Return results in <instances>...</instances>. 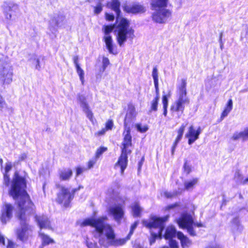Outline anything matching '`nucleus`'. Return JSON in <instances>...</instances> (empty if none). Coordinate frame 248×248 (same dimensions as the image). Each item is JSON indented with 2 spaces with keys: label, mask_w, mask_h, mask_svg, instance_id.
Listing matches in <instances>:
<instances>
[{
  "label": "nucleus",
  "mask_w": 248,
  "mask_h": 248,
  "mask_svg": "<svg viewBox=\"0 0 248 248\" xmlns=\"http://www.w3.org/2000/svg\"><path fill=\"white\" fill-rule=\"evenodd\" d=\"M107 131V130H106V129L105 128H103L102 130H101L100 131H98L97 133H95V135H97V136L103 135H104L106 133V132Z\"/></svg>",
  "instance_id": "obj_56"
},
{
  "label": "nucleus",
  "mask_w": 248,
  "mask_h": 248,
  "mask_svg": "<svg viewBox=\"0 0 248 248\" xmlns=\"http://www.w3.org/2000/svg\"><path fill=\"white\" fill-rule=\"evenodd\" d=\"M108 214L113 217L118 223H120L124 216V206L123 203H117L111 206L108 209Z\"/></svg>",
  "instance_id": "obj_9"
},
{
  "label": "nucleus",
  "mask_w": 248,
  "mask_h": 248,
  "mask_svg": "<svg viewBox=\"0 0 248 248\" xmlns=\"http://www.w3.org/2000/svg\"><path fill=\"white\" fill-rule=\"evenodd\" d=\"M222 35H223V33L221 32L220 33V37H219V42H220V47H221V49H222V47H223V44L222 43Z\"/></svg>",
  "instance_id": "obj_61"
},
{
  "label": "nucleus",
  "mask_w": 248,
  "mask_h": 248,
  "mask_svg": "<svg viewBox=\"0 0 248 248\" xmlns=\"http://www.w3.org/2000/svg\"><path fill=\"white\" fill-rule=\"evenodd\" d=\"M184 169L185 171L187 174H188L191 171L190 167L187 165L186 162H185L184 165Z\"/></svg>",
  "instance_id": "obj_52"
},
{
  "label": "nucleus",
  "mask_w": 248,
  "mask_h": 248,
  "mask_svg": "<svg viewBox=\"0 0 248 248\" xmlns=\"http://www.w3.org/2000/svg\"><path fill=\"white\" fill-rule=\"evenodd\" d=\"M83 111L85 113L86 117L92 123H94V119L92 111L90 109L89 106L82 108Z\"/></svg>",
  "instance_id": "obj_32"
},
{
  "label": "nucleus",
  "mask_w": 248,
  "mask_h": 248,
  "mask_svg": "<svg viewBox=\"0 0 248 248\" xmlns=\"http://www.w3.org/2000/svg\"><path fill=\"white\" fill-rule=\"evenodd\" d=\"M85 244L88 248H97V243L93 240L92 239H90L88 237H86L85 239Z\"/></svg>",
  "instance_id": "obj_31"
},
{
  "label": "nucleus",
  "mask_w": 248,
  "mask_h": 248,
  "mask_svg": "<svg viewBox=\"0 0 248 248\" xmlns=\"http://www.w3.org/2000/svg\"><path fill=\"white\" fill-rule=\"evenodd\" d=\"M186 125L182 124L178 130V134L180 135H183V133L185 129Z\"/></svg>",
  "instance_id": "obj_54"
},
{
  "label": "nucleus",
  "mask_w": 248,
  "mask_h": 248,
  "mask_svg": "<svg viewBox=\"0 0 248 248\" xmlns=\"http://www.w3.org/2000/svg\"><path fill=\"white\" fill-rule=\"evenodd\" d=\"M35 61H36V68L38 70H39L40 68L39 60V59H35Z\"/></svg>",
  "instance_id": "obj_60"
},
{
  "label": "nucleus",
  "mask_w": 248,
  "mask_h": 248,
  "mask_svg": "<svg viewBox=\"0 0 248 248\" xmlns=\"http://www.w3.org/2000/svg\"><path fill=\"white\" fill-rule=\"evenodd\" d=\"M156 97L152 101L151 105V110L156 111L157 109V104L159 100V93L156 94Z\"/></svg>",
  "instance_id": "obj_37"
},
{
  "label": "nucleus",
  "mask_w": 248,
  "mask_h": 248,
  "mask_svg": "<svg viewBox=\"0 0 248 248\" xmlns=\"http://www.w3.org/2000/svg\"><path fill=\"white\" fill-rule=\"evenodd\" d=\"M73 172L70 169H64L60 171L59 177L61 180H68L72 175Z\"/></svg>",
  "instance_id": "obj_24"
},
{
  "label": "nucleus",
  "mask_w": 248,
  "mask_h": 248,
  "mask_svg": "<svg viewBox=\"0 0 248 248\" xmlns=\"http://www.w3.org/2000/svg\"><path fill=\"white\" fill-rule=\"evenodd\" d=\"M169 217H158L156 216H151L149 219L142 220L143 225L149 229L157 228V233L151 232L152 236L150 239V245L154 244L156 239L162 238V232L164 228V223L168 220Z\"/></svg>",
  "instance_id": "obj_5"
},
{
  "label": "nucleus",
  "mask_w": 248,
  "mask_h": 248,
  "mask_svg": "<svg viewBox=\"0 0 248 248\" xmlns=\"http://www.w3.org/2000/svg\"><path fill=\"white\" fill-rule=\"evenodd\" d=\"M12 69L9 65L3 68L0 73V79L3 84H9L12 81Z\"/></svg>",
  "instance_id": "obj_12"
},
{
  "label": "nucleus",
  "mask_w": 248,
  "mask_h": 248,
  "mask_svg": "<svg viewBox=\"0 0 248 248\" xmlns=\"http://www.w3.org/2000/svg\"><path fill=\"white\" fill-rule=\"evenodd\" d=\"M233 140H237L241 139L243 141L248 140V128H246L243 131L234 132L232 138Z\"/></svg>",
  "instance_id": "obj_20"
},
{
  "label": "nucleus",
  "mask_w": 248,
  "mask_h": 248,
  "mask_svg": "<svg viewBox=\"0 0 248 248\" xmlns=\"http://www.w3.org/2000/svg\"><path fill=\"white\" fill-rule=\"evenodd\" d=\"M97 160V159H96L95 157L90 160L87 163L88 168L87 169L88 170L92 168L94 165L96 163Z\"/></svg>",
  "instance_id": "obj_43"
},
{
  "label": "nucleus",
  "mask_w": 248,
  "mask_h": 248,
  "mask_svg": "<svg viewBox=\"0 0 248 248\" xmlns=\"http://www.w3.org/2000/svg\"><path fill=\"white\" fill-rule=\"evenodd\" d=\"M198 182V179L194 178L191 180L186 181L184 183L185 187L186 190L192 189Z\"/></svg>",
  "instance_id": "obj_30"
},
{
  "label": "nucleus",
  "mask_w": 248,
  "mask_h": 248,
  "mask_svg": "<svg viewBox=\"0 0 248 248\" xmlns=\"http://www.w3.org/2000/svg\"><path fill=\"white\" fill-rule=\"evenodd\" d=\"M234 180L238 184L244 185L248 183V177L246 179H244L243 175L239 171L235 172L234 176Z\"/></svg>",
  "instance_id": "obj_27"
},
{
  "label": "nucleus",
  "mask_w": 248,
  "mask_h": 248,
  "mask_svg": "<svg viewBox=\"0 0 248 248\" xmlns=\"http://www.w3.org/2000/svg\"><path fill=\"white\" fill-rule=\"evenodd\" d=\"M13 210V206L8 203H6L3 207L1 212V216L0 217L2 223L5 224L9 221L12 217V212Z\"/></svg>",
  "instance_id": "obj_15"
},
{
  "label": "nucleus",
  "mask_w": 248,
  "mask_h": 248,
  "mask_svg": "<svg viewBox=\"0 0 248 248\" xmlns=\"http://www.w3.org/2000/svg\"><path fill=\"white\" fill-rule=\"evenodd\" d=\"M232 108V99L228 100L227 104L223 111L220 118L222 120L225 117L227 116L228 114L231 112Z\"/></svg>",
  "instance_id": "obj_26"
},
{
  "label": "nucleus",
  "mask_w": 248,
  "mask_h": 248,
  "mask_svg": "<svg viewBox=\"0 0 248 248\" xmlns=\"http://www.w3.org/2000/svg\"><path fill=\"white\" fill-rule=\"evenodd\" d=\"M137 114L135 106L132 104H129L124 119V126H128V124L131 123L132 119L135 117Z\"/></svg>",
  "instance_id": "obj_18"
},
{
  "label": "nucleus",
  "mask_w": 248,
  "mask_h": 248,
  "mask_svg": "<svg viewBox=\"0 0 248 248\" xmlns=\"http://www.w3.org/2000/svg\"><path fill=\"white\" fill-rule=\"evenodd\" d=\"M186 81L182 79L181 83L177 86L178 99L171 106V110L177 111L182 114L185 109V105L189 103V99L186 96Z\"/></svg>",
  "instance_id": "obj_6"
},
{
  "label": "nucleus",
  "mask_w": 248,
  "mask_h": 248,
  "mask_svg": "<svg viewBox=\"0 0 248 248\" xmlns=\"http://www.w3.org/2000/svg\"><path fill=\"white\" fill-rule=\"evenodd\" d=\"M132 213L134 217H137L140 215L142 211V208L140 206L138 203H135L131 206Z\"/></svg>",
  "instance_id": "obj_29"
},
{
  "label": "nucleus",
  "mask_w": 248,
  "mask_h": 248,
  "mask_svg": "<svg viewBox=\"0 0 248 248\" xmlns=\"http://www.w3.org/2000/svg\"><path fill=\"white\" fill-rule=\"evenodd\" d=\"M177 223L180 228L186 229L190 235H196V232L193 228V219L190 215L187 213L182 214L181 217L177 219Z\"/></svg>",
  "instance_id": "obj_8"
},
{
  "label": "nucleus",
  "mask_w": 248,
  "mask_h": 248,
  "mask_svg": "<svg viewBox=\"0 0 248 248\" xmlns=\"http://www.w3.org/2000/svg\"><path fill=\"white\" fill-rule=\"evenodd\" d=\"M77 190V189H71L70 188L64 186L60 187L59 191L56 199V202L64 207H68Z\"/></svg>",
  "instance_id": "obj_7"
},
{
  "label": "nucleus",
  "mask_w": 248,
  "mask_h": 248,
  "mask_svg": "<svg viewBox=\"0 0 248 248\" xmlns=\"http://www.w3.org/2000/svg\"><path fill=\"white\" fill-rule=\"evenodd\" d=\"M111 9L116 14V23L115 32L117 42L120 46H123L127 39L132 40L135 37L134 30L130 26V22L126 18L120 16L119 3L114 1L109 4Z\"/></svg>",
  "instance_id": "obj_3"
},
{
  "label": "nucleus",
  "mask_w": 248,
  "mask_h": 248,
  "mask_svg": "<svg viewBox=\"0 0 248 248\" xmlns=\"http://www.w3.org/2000/svg\"><path fill=\"white\" fill-rule=\"evenodd\" d=\"M103 39L108 52L111 54H116L117 52L114 49V45H113L112 37L110 35H105Z\"/></svg>",
  "instance_id": "obj_21"
},
{
  "label": "nucleus",
  "mask_w": 248,
  "mask_h": 248,
  "mask_svg": "<svg viewBox=\"0 0 248 248\" xmlns=\"http://www.w3.org/2000/svg\"><path fill=\"white\" fill-rule=\"evenodd\" d=\"M124 11L128 13L138 14L144 13L146 9L142 5L137 3H126L123 6Z\"/></svg>",
  "instance_id": "obj_11"
},
{
  "label": "nucleus",
  "mask_w": 248,
  "mask_h": 248,
  "mask_svg": "<svg viewBox=\"0 0 248 248\" xmlns=\"http://www.w3.org/2000/svg\"><path fill=\"white\" fill-rule=\"evenodd\" d=\"M115 1L118 2L119 3V6H120V2L118 0H111L110 1H109L108 2V3H107V7L111 9V7L109 6V4H111L112 3L114 2Z\"/></svg>",
  "instance_id": "obj_59"
},
{
  "label": "nucleus",
  "mask_w": 248,
  "mask_h": 248,
  "mask_svg": "<svg viewBox=\"0 0 248 248\" xmlns=\"http://www.w3.org/2000/svg\"><path fill=\"white\" fill-rule=\"evenodd\" d=\"M107 150V148L106 147H100L98 148L95 153V157L97 159L99 157V156L104 153L105 151H106Z\"/></svg>",
  "instance_id": "obj_39"
},
{
  "label": "nucleus",
  "mask_w": 248,
  "mask_h": 248,
  "mask_svg": "<svg viewBox=\"0 0 248 248\" xmlns=\"http://www.w3.org/2000/svg\"><path fill=\"white\" fill-rule=\"evenodd\" d=\"M39 236L41 239L42 246H45L55 243L52 238H50L49 236L46 234L41 231L39 232Z\"/></svg>",
  "instance_id": "obj_23"
},
{
  "label": "nucleus",
  "mask_w": 248,
  "mask_h": 248,
  "mask_svg": "<svg viewBox=\"0 0 248 248\" xmlns=\"http://www.w3.org/2000/svg\"><path fill=\"white\" fill-rule=\"evenodd\" d=\"M78 100L79 102L80 107L82 108H85L89 106V105L86 101V98L84 95H78Z\"/></svg>",
  "instance_id": "obj_33"
},
{
  "label": "nucleus",
  "mask_w": 248,
  "mask_h": 248,
  "mask_svg": "<svg viewBox=\"0 0 248 248\" xmlns=\"http://www.w3.org/2000/svg\"><path fill=\"white\" fill-rule=\"evenodd\" d=\"M3 176H4V184L6 186H8L9 184V181H10L9 175L7 174L3 173Z\"/></svg>",
  "instance_id": "obj_48"
},
{
  "label": "nucleus",
  "mask_w": 248,
  "mask_h": 248,
  "mask_svg": "<svg viewBox=\"0 0 248 248\" xmlns=\"http://www.w3.org/2000/svg\"><path fill=\"white\" fill-rule=\"evenodd\" d=\"M152 77L154 79L155 87V92L156 94L159 93V87H158V75L157 68L156 67H154L152 72Z\"/></svg>",
  "instance_id": "obj_28"
},
{
  "label": "nucleus",
  "mask_w": 248,
  "mask_h": 248,
  "mask_svg": "<svg viewBox=\"0 0 248 248\" xmlns=\"http://www.w3.org/2000/svg\"><path fill=\"white\" fill-rule=\"evenodd\" d=\"M3 10L5 17L8 20L13 19V16L14 13L19 10L18 5L15 3H5L3 5Z\"/></svg>",
  "instance_id": "obj_13"
},
{
  "label": "nucleus",
  "mask_w": 248,
  "mask_h": 248,
  "mask_svg": "<svg viewBox=\"0 0 248 248\" xmlns=\"http://www.w3.org/2000/svg\"><path fill=\"white\" fill-rule=\"evenodd\" d=\"M27 157V155L25 153L22 154L19 157V159L20 161L24 160Z\"/></svg>",
  "instance_id": "obj_58"
},
{
  "label": "nucleus",
  "mask_w": 248,
  "mask_h": 248,
  "mask_svg": "<svg viewBox=\"0 0 248 248\" xmlns=\"http://www.w3.org/2000/svg\"><path fill=\"white\" fill-rule=\"evenodd\" d=\"M116 27V24L113 25H108L105 26L103 28L104 30L105 35H109V34L110 33L112 30L115 29Z\"/></svg>",
  "instance_id": "obj_36"
},
{
  "label": "nucleus",
  "mask_w": 248,
  "mask_h": 248,
  "mask_svg": "<svg viewBox=\"0 0 248 248\" xmlns=\"http://www.w3.org/2000/svg\"><path fill=\"white\" fill-rule=\"evenodd\" d=\"M12 164L11 162H7L5 164L3 173L8 174V172L12 170Z\"/></svg>",
  "instance_id": "obj_42"
},
{
  "label": "nucleus",
  "mask_w": 248,
  "mask_h": 248,
  "mask_svg": "<svg viewBox=\"0 0 248 248\" xmlns=\"http://www.w3.org/2000/svg\"><path fill=\"white\" fill-rule=\"evenodd\" d=\"M143 159V158H142V160L141 161H140L139 163V169H138V170L139 171L140 170V168L142 165V160Z\"/></svg>",
  "instance_id": "obj_62"
},
{
  "label": "nucleus",
  "mask_w": 248,
  "mask_h": 248,
  "mask_svg": "<svg viewBox=\"0 0 248 248\" xmlns=\"http://www.w3.org/2000/svg\"><path fill=\"white\" fill-rule=\"evenodd\" d=\"M108 218L106 216L100 217L97 218H88L80 223L81 227L91 226L94 227L98 234V243L101 247L108 248L109 246H119L125 244L129 239L134 230L138 225L135 222L131 226L130 231L126 239H116L114 230L112 227L107 222Z\"/></svg>",
  "instance_id": "obj_2"
},
{
  "label": "nucleus",
  "mask_w": 248,
  "mask_h": 248,
  "mask_svg": "<svg viewBox=\"0 0 248 248\" xmlns=\"http://www.w3.org/2000/svg\"><path fill=\"white\" fill-rule=\"evenodd\" d=\"M169 241V245L170 248H179L178 243L172 239H170Z\"/></svg>",
  "instance_id": "obj_44"
},
{
  "label": "nucleus",
  "mask_w": 248,
  "mask_h": 248,
  "mask_svg": "<svg viewBox=\"0 0 248 248\" xmlns=\"http://www.w3.org/2000/svg\"><path fill=\"white\" fill-rule=\"evenodd\" d=\"M164 109V112H163V114L164 115V116H166L167 115V108H163Z\"/></svg>",
  "instance_id": "obj_64"
},
{
  "label": "nucleus",
  "mask_w": 248,
  "mask_h": 248,
  "mask_svg": "<svg viewBox=\"0 0 248 248\" xmlns=\"http://www.w3.org/2000/svg\"><path fill=\"white\" fill-rule=\"evenodd\" d=\"M130 154L128 153V152L122 151L121 155L117 162L115 165V168L120 169L122 174L124 173V170L127 167L128 162L127 155Z\"/></svg>",
  "instance_id": "obj_16"
},
{
  "label": "nucleus",
  "mask_w": 248,
  "mask_h": 248,
  "mask_svg": "<svg viewBox=\"0 0 248 248\" xmlns=\"http://www.w3.org/2000/svg\"><path fill=\"white\" fill-rule=\"evenodd\" d=\"M178 238L180 240L182 248H187L192 244L191 241L182 232H178L177 233Z\"/></svg>",
  "instance_id": "obj_22"
},
{
  "label": "nucleus",
  "mask_w": 248,
  "mask_h": 248,
  "mask_svg": "<svg viewBox=\"0 0 248 248\" xmlns=\"http://www.w3.org/2000/svg\"><path fill=\"white\" fill-rule=\"evenodd\" d=\"M202 132L200 127H199L197 130L194 129V126L191 125L186 134V137L188 139V143L191 145L199 139V136Z\"/></svg>",
  "instance_id": "obj_14"
},
{
  "label": "nucleus",
  "mask_w": 248,
  "mask_h": 248,
  "mask_svg": "<svg viewBox=\"0 0 248 248\" xmlns=\"http://www.w3.org/2000/svg\"><path fill=\"white\" fill-rule=\"evenodd\" d=\"M169 0H151V8L154 10L152 15V20L155 23H166L171 16V11L167 9Z\"/></svg>",
  "instance_id": "obj_4"
},
{
  "label": "nucleus",
  "mask_w": 248,
  "mask_h": 248,
  "mask_svg": "<svg viewBox=\"0 0 248 248\" xmlns=\"http://www.w3.org/2000/svg\"><path fill=\"white\" fill-rule=\"evenodd\" d=\"M182 137H183L182 135H180L178 134V136H177V138H176V140H175V142H174V144L173 145V147L172 148V150H171V154H172V155H173L174 151H175V149L177 144L178 143V142L181 140Z\"/></svg>",
  "instance_id": "obj_40"
},
{
  "label": "nucleus",
  "mask_w": 248,
  "mask_h": 248,
  "mask_svg": "<svg viewBox=\"0 0 248 248\" xmlns=\"http://www.w3.org/2000/svg\"><path fill=\"white\" fill-rule=\"evenodd\" d=\"M73 62H74V63L76 67H77L78 66H79V64L78 63V58L77 56L74 57Z\"/></svg>",
  "instance_id": "obj_55"
},
{
  "label": "nucleus",
  "mask_w": 248,
  "mask_h": 248,
  "mask_svg": "<svg viewBox=\"0 0 248 248\" xmlns=\"http://www.w3.org/2000/svg\"><path fill=\"white\" fill-rule=\"evenodd\" d=\"M102 62L104 69H105L109 64V61L108 58L104 57Z\"/></svg>",
  "instance_id": "obj_50"
},
{
  "label": "nucleus",
  "mask_w": 248,
  "mask_h": 248,
  "mask_svg": "<svg viewBox=\"0 0 248 248\" xmlns=\"http://www.w3.org/2000/svg\"><path fill=\"white\" fill-rule=\"evenodd\" d=\"M17 245L16 243L11 240H8L7 245H6L7 248H16Z\"/></svg>",
  "instance_id": "obj_46"
},
{
  "label": "nucleus",
  "mask_w": 248,
  "mask_h": 248,
  "mask_svg": "<svg viewBox=\"0 0 248 248\" xmlns=\"http://www.w3.org/2000/svg\"><path fill=\"white\" fill-rule=\"evenodd\" d=\"M77 72L79 76L80 80L82 84H84V72L80 67V66H78L76 67Z\"/></svg>",
  "instance_id": "obj_34"
},
{
  "label": "nucleus",
  "mask_w": 248,
  "mask_h": 248,
  "mask_svg": "<svg viewBox=\"0 0 248 248\" xmlns=\"http://www.w3.org/2000/svg\"><path fill=\"white\" fill-rule=\"evenodd\" d=\"M124 140L122 142V151L131 153L132 137L130 135V129L128 126H124L123 133Z\"/></svg>",
  "instance_id": "obj_10"
},
{
  "label": "nucleus",
  "mask_w": 248,
  "mask_h": 248,
  "mask_svg": "<svg viewBox=\"0 0 248 248\" xmlns=\"http://www.w3.org/2000/svg\"><path fill=\"white\" fill-rule=\"evenodd\" d=\"M176 233V230L175 227L173 226H169L166 229L164 237L166 239H172L175 236Z\"/></svg>",
  "instance_id": "obj_25"
},
{
  "label": "nucleus",
  "mask_w": 248,
  "mask_h": 248,
  "mask_svg": "<svg viewBox=\"0 0 248 248\" xmlns=\"http://www.w3.org/2000/svg\"><path fill=\"white\" fill-rule=\"evenodd\" d=\"M162 103L163 108H167L168 105V101L166 95H164L162 98Z\"/></svg>",
  "instance_id": "obj_51"
},
{
  "label": "nucleus",
  "mask_w": 248,
  "mask_h": 248,
  "mask_svg": "<svg viewBox=\"0 0 248 248\" xmlns=\"http://www.w3.org/2000/svg\"><path fill=\"white\" fill-rule=\"evenodd\" d=\"M35 219L41 229H52L50 221L46 216L43 215L36 216Z\"/></svg>",
  "instance_id": "obj_17"
},
{
  "label": "nucleus",
  "mask_w": 248,
  "mask_h": 248,
  "mask_svg": "<svg viewBox=\"0 0 248 248\" xmlns=\"http://www.w3.org/2000/svg\"><path fill=\"white\" fill-rule=\"evenodd\" d=\"M175 205H176V204H172V205H169L166 207V209L170 210V209L173 208Z\"/></svg>",
  "instance_id": "obj_63"
},
{
  "label": "nucleus",
  "mask_w": 248,
  "mask_h": 248,
  "mask_svg": "<svg viewBox=\"0 0 248 248\" xmlns=\"http://www.w3.org/2000/svg\"><path fill=\"white\" fill-rule=\"evenodd\" d=\"M178 194L176 191L169 192L165 191L163 193V195L167 198H171Z\"/></svg>",
  "instance_id": "obj_41"
},
{
  "label": "nucleus",
  "mask_w": 248,
  "mask_h": 248,
  "mask_svg": "<svg viewBox=\"0 0 248 248\" xmlns=\"http://www.w3.org/2000/svg\"><path fill=\"white\" fill-rule=\"evenodd\" d=\"M87 170V169L81 167H78L76 170L77 175L82 174L84 171Z\"/></svg>",
  "instance_id": "obj_49"
},
{
  "label": "nucleus",
  "mask_w": 248,
  "mask_h": 248,
  "mask_svg": "<svg viewBox=\"0 0 248 248\" xmlns=\"http://www.w3.org/2000/svg\"><path fill=\"white\" fill-rule=\"evenodd\" d=\"M113 126V123L112 120H109L106 123V127L107 130H111Z\"/></svg>",
  "instance_id": "obj_45"
},
{
  "label": "nucleus",
  "mask_w": 248,
  "mask_h": 248,
  "mask_svg": "<svg viewBox=\"0 0 248 248\" xmlns=\"http://www.w3.org/2000/svg\"><path fill=\"white\" fill-rule=\"evenodd\" d=\"M136 127L137 130L141 133H144L148 129V127L146 125H142L140 124H137Z\"/></svg>",
  "instance_id": "obj_38"
},
{
  "label": "nucleus",
  "mask_w": 248,
  "mask_h": 248,
  "mask_svg": "<svg viewBox=\"0 0 248 248\" xmlns=\"http://www.w3.org/2000/svg\"><path fill=\"white\" fill-rule=\"evenodd\" d=\"M232 223L234 225H236V226H237L238 227H239L240 226L238 218H234L232 221Z\"/></svg>",
  "instance_id": "obj_57"
},
{
  "label": "nucleus",
  "mask_w": 248,
  "mask_h": 248,
  "mask_svg": "<svg viewBox=\"0 0 248 248\" xmlns=\"http://www.w3.org/2000/svg\"><path fill=\"white\" fill-rule=\"evenodd\" d=\"M102 10V5L101 3H98L94 7V13L96 14L100 13Z\"/></svg>",
  "instance_id": "obj_47"
},
{
  "label": "nucleus",
  "mask_w": 248,
  "mask_h": 248,
  "mask_svg": "<svg viewBox=\"0 0 248 248\" xmlns=\"http://www.w3.org/2000/svg\"><path fill=\"white\" fill-rule=\"evenodd\" d=\"M26 184L24 178L15 173L9 194L14 199L18 200L17 204L20 210L18 217L20 220V228L16 230L17 238L20 241L26 242L31 236L32 227L27 223L29 217L34 213V205L30 199L25 190Z\"/></svg>",
  "instance_id": "obj_1"
},
{
  "label": "nucleus",
  "mask_w": 248,
  "mask_h": 248,
  "mask_svg": "<svg viewBox=\"0 0 248 248\" xmlns=\"http://www.w3.org/2000/svg\"><path fill=\"white\" fill-rule=\"evenodd\" d=\"M106 18L107 20L111 21L114 19V16L113 15H110L108 13L106 14Z\"/></svg>",
  "instance_id": "obj_53"
},
{
  "label": "nucleus",
  "mask_w": 248,
  "mask_h": 248,
  "mask_svg": "<svg viewBox=\"0 0 248 248\" xmlns=\"http://www.w3.org/2000/svg\"><path fill=\"white\" fill-rule=\"evenodd\" d=\"M10 108H8L4 98L0 94V110H8Z\"/></svg>",
  "instance_id": "obj_35"
},
{
  "label": "nucleus",
  "mask_w": 248,
  "mask_h": 248,
  "mask_svg": "<svg viewBox=\"0 0 248 248\" xmlns=\"http://www.w3.org/2000/svg\"><path fill=\"white\" fill-rule=\"evenodd\" d=\"M49 22L52 26L61 27L66 24L65 17L62 14L56 15L51 19Z\"/></svg>",
  "instance_id": "obj_19"
}]
</instances>
